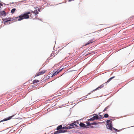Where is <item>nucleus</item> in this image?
<instances>
[{
    "label": "nucleus",
    "mask_w": 134,
    "mask_h": 134,
    "mask_svg": "<svg viewBox=\"0 0 134 134\" xmlns=\"http://www.w3.org/2000/svg\"><path fill=\"white\" fill-rule=\"evenodd\" d=\"M30 14V15L31 17H32L31 14L30 12H27L24 13L23 14H21L19 16L16 18V20L18 21H21L24 19H28L29 18L30 15H29Z\"/></svg>",
    "instance_id": "obj_1"
},
{
    "label": "nucleus",
    "mask_w": 134,
    "mask_h": 134,
    "mask_svg": "<svg viewBox=\"0 0 134 134\" xmlns=\"http://www.w3.org/2000/svg\"><path fill=\"white\" fill-rule=\"evenodd\" d=\"M97 123H96V122H94L93 123H90V122H89L88 121H87L86 122V124H87V125L85 126V124L83 123H80V126L81 127H84L85 128H87V126H90V125H96L97 124Z\"/></svg>",
    "instance_id": "obj_2"
},
{
    "label": "nucleus",
    "mask_w": 134,
    "mask_h": 134,
    "mask_svg": "<svg viewBox=\"0 0 134 134\" xmlns=\"http://www.w3.org/2000/svg\"><path fill=\"white\" fill-rule=\"evenodd\" d=\"M98 119V117L97 115H95V116L91 118L90 119L88 120V121H93L95 120H97Z\"/></svg>",
    "instance_id": "obj_3"
},
{
    "label": "nucleus",
    "mask_w": 134,
    "mask_h": 134,
    "mask_svg": "<svg viewBox=\"0 0 134 134\" xmlns=\"http://www.w3.org/2000/svg\"><path fill=\"white\" fill-rule=\"evenodd\" d=\"M63 69V68H62L60 70L58 69L57 71L53 74L51 76V77H53L54 76H55L61 72Z\"/></svg>",
    "instance_id": "obj_4"
},
{
    "label": "nucleus",
    "mask_w": 134,
    "mask_h": 134,
    "mask_svg": "<svg viewBox=\"0 0 134 134\" xmlns=\"http://www.w3.org/2000/svg\"><path fill=\"white\" fill-rule=\"evenodd\" d=\"M95 41V39L94 38L90 40L86 43L85 45V46H86L90 44L91 43L94 42Z\"/></svg>",
    "instance_id": "obj_5"
},
{
    "label": "nucleus",
    "mask_w": 134,
    "mask_h": 134,
    "mask_svg": "<svg viewBox=\"0 0 134 134\" xmlns=\"http://www.w3.org/2000/svg\"><path fill=\"white\" fill-rule=\"evenodd\" d=\"M46 72L45 70H43L41 71V72L37 73L36 75L35 76H37L39 75H42L44 74Z\"/></svg>",
    "instance_id": "obj_6"
},
{
    "label": "nucleus",
    "mask_w": 134,
    "mask_h": 134,
    "mask_svg": "<svg viewBox=\"0 0 134 134\" xmlns=\"http://www.w3.org/2000/svg\"><path fill=\"white\" fill-rule=\"evenodd\" d=\"M13 116V115L12 116H11L7 118H5L3 120H1L0 121V122H3L5 121H7L8 120H10L12 118Z\"/></svg>",
    "instance_id": "obj_7"
},
{
    "label": "nucleus",
    "mask_w": 134,
    "mask_h": 134,
    "mask_svg": "<svg viewBox=\"0 0 134 134\" xmlns=\"http://www.w3.org/2000/svg\"><path fill=\"white\" fill-rule=\"evenodd\" d=\"M12 19L10 18H6L5 19H2V20L4 23L7 22L11 21Z\"/></svg>",
    "instance_id": "obj_8"
},
{
    "label": "nucleus",
    "mask_w": 134,
    "mask_h": 134,
    "mask_svg": "<svg viewBox=\"0 0 134 134\" xmlns=\"http://www.w3.org/2000/svg\"><path fill=\"white\" fill-rule=\"evenodd\" d=\"M0 14L1 16H5L7 14V13L4 10L0 11Z\"/></svg>",
    "instance_id": "obj_9"
},
{
    "label": "nucleus",
    "mask_w": 134,
    "mask_h": 134,
    "mask_svg": "<svg viewBox=\"0 0 134 134\" xmlns=\"http://www.w3.org/2000/svg\"><path fill=\"white\" fill-rule=\"evenodd\" d=\"M104 83L102 84L99 87H98L97 88L95 89L94 90L92 91V92H93L94 91L96 90H97L100 89L104 86Z\"/></svg>",
    "instance_id": "obj_10"
},
{
    "label": "nucleus",
    "mask_w": 134,
    "mask_h": 134,
    "mask_svg": "<svg viewBox=\"0 0 134 134\" xmlns=\"http://www.w3.org/2000/svg\"><path fill=\"white\" fill-rule=\"evenodd\" d=\"M74 128V127H70V126H65L63 127V129L65 130H67L70 129H72Z\"/></svg>",
    "instance_id": "obj_11"
},
{
    "label": "nucleus",
    "mask_w": 134,
    "mask_h": 134,
    "mask_svg": "<svg viewBox=\"0 0 134 134\" xmlns=\"http://www.w3.org/2000/svg\"><path fill=\"white\" fill-rule=\"evenodd\" d=\"M107 127L108 129H109L111 130H112V126L109 124H108L107 125Z\"/></svg>",
    "instance_id": "obj_12"
},
{
    "label": "nucleus",
    "mask_w": 134,
    "mask_h": 134,
    "mask_svg": "<svg viewBox=\"0 0 134 134\" xmlns=\"http://www.w3.org/2000/svg\"><path fill=\"white\" fill-rule=\"evenodd\" d=\"M33 13L34 14H35V15H37L38 13V11L36 10H35L34 11H32L31 12V13Z\"/></svg>",
    "instance_id": "obj_13"
},
{
    "label": "nucleus",
    "mask_w": 134,
    "mask_h": 134,
    "mask_svg": "<svg viewBox=\"0 0 134 134\" xmlns=\"http://www.w3.org/2000/svg\"><path fill=\"white\" fill-rule=\"evenodd\" d=\"M61 129H63V127H62V125H60L57 127V130H58Z\"/></svg>",
    "instance_id": "obj_14"
},
{
    "label": "nucleus",
    "mask_w": 134,
    "mask_h": 134,
    "mask_svg": "<svg viewBox=\"0 0 134 134\" xmlns=\"http://www.w3.org/2000/svg\"><path fill=\"white\" fill-rule=\"evenodd\" d=\"M114 77L115 76H114L110 78L107 81V82H106L105 83H108L112 79L114 78Z\"/></svg>",
    "instance_id": "obj_15"
},
{
    "label": "nucleus",
    "mask_w": 134,
    "mask_h": 134,
    "mask_svg": "<svg viewBox=\"0 0 134 134\" xmlns=\"http://www.w3.org/2000/svg\"><path fill=\"white\" fill-rule=\"evenodd\" d=\"M114 77L115 76H114L110 78L107 81V82H106L105 83H108L112 79L114 78Z\"/></svg>",
    "instance_id": "obj_16"
},
{
    "label": "nucleus",
    "mask_w": 134,
    "mask_h": 134,
    "mask_svg": "<svg viewBox=\"0 0 134 134\" xmlns=\"http://www.w3.org/2000/svg\"><path fill=\"white\" fill-rule=\"evenodd\" d=\"M61 131L60 130H58L57 131H55L54 132V134H58L59 133H61Z\"/></svg>",
    "instance_id": "obj_17"
},
{
    "label": "nucleus",
    "mask_w": 134,
    "mask_h": 134,
    "mask_svg": "<svg viewBox=\"0 0 134 134\" xmlns=\"http://www.w3.org/2000/svg\"><path fill=\"white\" fill-rule=\"evenodd\" d=\"M16 10V9L15 8H13L11 10V12L12 13H13Z\"/></svg>",
    "instance_id": "obj_18"
},
{
    "label": "nucleus",
    "mask_w": 134,
    "mask_h": 134,
    "mask_svg": "<svg viewBox=\"0 0 134 134\" xmlns=\"http://www.w3.org/2000/svg\"><path fill=\"white\" fill-rule=\"evenodd\" d=\"M39 82L38 80H35L33 81V83H37Z\"/></svg>",
    "instance_id": "obj_19"
},
{
    "label": "nucleus",
    "mask_w": 134,
    "mask_h": 134,
    "mask_svg": "<svg viewBox=\"0 0 134 134\" xmlns=\"http://www.w3.org/2000/svg\"><path fill=\"white\" fill-rule=\"evenodd\" d=\"M74 125H76L75 123H73L70 124V127H74L73 126Z\"/></svg>",
    "instance_id": "obj_20"
},
{
    "label": "nucleus",
    "mask_w": 134,
    "mask_h": 134,
    "mask_svg": "<svg viewBox=\"0 0 134 134\" xmlns=\"http://www.w3.org/2000/svg\"><path fill=\"white\" fill-rule=\"evenodd\" d=\"M60 130L61 131V133L65 132L67 131L66 130Z\"/></svg>",
    "instance_id": "obj_21"
},
{
    "label": "nucleus",
    "mask_w": 134,
    "mask_h": 134,
    "mask_svg": "<svg viewBox=\"0 0 134 134\" xmlns=\"http://www.w3.org/2000/svg\"><path fill=\"white\" fill-rule=\"evenodd\" d=\"M109 116V115L107 114H105L104 115V117L105 118H108Z\"/></svg>",
    "instance_id": "obj_22"
},
{
    "label": "nucleus",
    "mask_w": 134,
    "mask_h": 134,
    "mask_svg": "<svg viewBox=\"0 0 134 134\" xmlns=\"http://www.w3.org/2000/svg\"><path fill=\"white\" fill-rule=\"evenodd\" d=\"M98 117V119H102V116L100 115H99V116Z\"/></svg>",
    "instance_id": "obj_23"
},
{
    "label": "nucleus",
    "mask_w": 134,
    "mask_h": 134,
    "mask_svg": "<svg viewBox=\"0 0 134 134\" xmlns=\"http://www.w3.org/2000/svg\"><path fill=\"white\" fill-rule=\"evenodd\" d=\"M108 107H106L105 108V109H104V110L103 111V112L106 111V110L108 109Z\"/></svg>",
    "instance_id": "obj_24"
},
{
    "label": "nucleus",
    "mask_w": 134,
    "mask_h": 134,
    "mask_svg": "<svg viewBox=\"0 0 134 134\" xmlns=\"http://www.w3.org/2000/svg\"><path fill=\"white\" fill-rule=\"evenodd\" d=\"M110 120H108L107 121V123H109L110 122Z\"/></svg>",
    "instance_id": "obj_25"
},
{
    "label": "nucleus",
    "mask_w": 134,
    "mask_h": 134,
    "mask_svg": "<svg viewBox=\"0 0 134 134\" xmlns=\"http://www.w3.org/2000/svg\"><path fill=\"white\" fill-rule=\"evenodd\" d=\"M115 130H116V131L118 130H118H117V129H115Z\"/></svg>",
    "instance_id": "obj_26"
},
{
    "label": "nucleus",
    "mask_w": 134,
    "mask_h": 134,
    "mask_svg": "<svg viewBox=\"0 0 134 134\" xmlns=\"http://www.w3.org/2000/svg\"><path fill=\"white\" fill-rule=\"evenodd\" d=\"M132 17H133V18H134V15Z\"/></svg>",
    "instance_id": "obj_27"
},
{
    "label": "nucleus",
    "mask_w": 134,
    "mask_h": 134,
    "mask_svg": "<svg viewBox=\"0 0 134 134\" xmlns=\"http://www.w3.org/2000/svg\"><path fill=\"white\" fill-rule=\"evenodd\" d=\"M90 94V93H88V94Z\"/></svg>",
    "instance_id": "obj_28"
}]
</instances>
